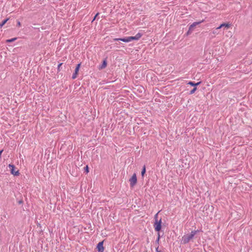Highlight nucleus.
I'll use <instances>...</instances> for the list:
<instances>
[{"mask_svg":"<svg viewBox=\"0 0 252 252\" xmlns=\"http://www.w3.org/2000/svg\"><path fill=\"white\" fill-rule=\"evenodd\" d=\"M194 237V233H192L191 232L190 233L185 234L181 238V243L182 244H186L189 243Z\"/></svg>","mask_w":252,"mask_h":252,"instance_id":"f257e3e1","label":"nucleus"},{"mask_svg":"<svg viewBox=\"0 0 252 252\" xmlns=\"http://www.w3.org/2000/svg\"><path fill=\"white\" fill-rule=\"evenodd\" d=\"M158 213H157L154 216V219L155 222L154 224V227L156 231L158 233L161 230V219H160L159 220H158Z\"/></svg>","mask_w":252,"mask_h":252,"instance_id":"f03ea898","label":"nucleus"},{"mask_svg":"<svg viewBox=\"0 0 252 252\" xmlns=\"http://www.w3.org/2000/svg\"><path fill=\"white\" fill-rule=\"evenodd\" d=\"M204 21V20H202V21H199V22H193L191 25H190L189 28V30H188V31L186 33V35H190L192 31H193V28L196 26L197 25L201 24V23H202Z\"/></svg>","mask_w":252,"mask_h":252,"instance_id":"7ed1b4c3","label":"nucleus"},{"mask_svg":"<svg viewBox=\"0 0 252 252\" xmlns=\"http://www.w3.org/2000/svg\"><path fill=\"white\" fill-rule=\"evenodd\" d=\"M137 181L136 174L134 173L129 180L130 186L131 187H133L136 185Z\"/></svg>","mask_w":252,"mask_h":252,"instance_id":"20e7f679","label":"nucleus"},{"mask_svg":"<svg viewBox=\"0 0 252 252\" xmlns=\"http://www.w3.org/2000/svg\"><path fill=\"white\" fill-rule=\"evenodd\" d=\"M9 168L10 173L11 174L14 175V176H18L19 175V170L15 171V166L13 164H9L8 165Z\"/></svg>","mask_w":252,"mask_h":252,"instance_id":"39448f33","label":"nucleus"},{"mask_svg":"<svg viewBox=\"0 0 252 252\" xmlns=\"http://www.w3.org/2000/svg\"><path fill=\"white\" fill-rule=\"evenodd\" d=\"M142 33L138 32L134 36H128L129 41V42H130L132 40H138L142 37Z\"/></svg>","mask_w":252,"mask_h":252,"instance_id":"423d86ee","label":"nucleus"},{"mask_svg":"<svg viewBox=\"0 0 252 252\" xmlns=\"http://www.w3.org/2000/svg\"><path fill=\"white\" fill-rule=\"evenodd\" d=\"M80 66H81V63L77 64V65L75 67V69L74 72L73 73V74H72V78L73 79H75L77 77V75L78 73V71L79 70Z\"/></svg>","mask_w":252,"mask_h":252,"instance_id":"0eeeda50","label":"nucleus"},{"mask_svg":"<svg viewBox=\"0 0 252 252\" xmlns=\"http://www.w3.org/2000/svg\"><path fill=\"white\" fill-rule=\"evenodd\" d=\"M96 249L98 252H103L104 251V247H103V242L101 241L99 242L96 246Z\"/></svg>","mask_w":252,"mask_h":252,"instance_id":"6e6552de","label":"nucleus"},{"mask_svg":"<svg viewBox=\"0 0 252 252\" xmlns=\"http://www.w3.org/2000/svg\"><path fill=\"white\" fill-rule=\"evenodd\" d=\"M107 64V59L105 58L103 60L102 64L101 65H99L98 68L99 70L103 69L106 67Z\"/></svg>","mask_w":252,"mask_h":252,"instance_id":"1a4fd4ad","label":"nucleus"},{"mask_svg":"<svg viewBox=\"0 0 252 252\" xmlns=\"http://www.w3.org/2000/svg\"><path fill=\"white\" fill-rule=\"evenodd\" d=\"M201 84V82H198L197 83H195L194 82L189 81L188 83V85H189L191 86H193L194 87H196V86H198Z\"/></svg>","mask_w":252,"mask_h":252,"instance_id":"9d476101","label":"nucleus"},{"mask_svg":"<svg viewBox=\"0 0 252 252\" xmlns=\"http://www.w3.org/2000/svg\"><path fill=\"white\" fill-rule=\"evenodd\" d=\"M230 24H227V23H223V24H221V25H220V26L218 27V29H220L223 27H225V28L228 29L230 27Z\"/></svg>","mask_w":252,"mask_h":252,"instance_id":"9b49d317","label":"nucleus"},{"mask_svg":"<svg viewBox=\"0 0 252 252\" xmlns=\"http://www.w3.org/2000/svg\"><path fill=\"white\" fill-rule=\"evenodd\" d=\"M9 20V18H6L4 20H3L0 23V28H1L7 22V21Z\"/></svg>","mask_w":252,"mask_h":252,"instance_id":"f8f14e48","label":"nucleus"},{"mask_svg":"<svg viewBox=\"0 0 252 252\" xmlns=\"http://www.w3.org/2000/svg\"><path fill=\"white\" fill-rule=\"evenodd\" d=\"M146 166L145 165H144L143 166V168H142V171H141V176L142 177H144L145 173H146Z\"/></svg>","mask_w":252,"mask_h":252,"instance_id":"ddd939ff","label":"nucleus"},{"mask_svg":"<svg viewBox=\"0 0 252 252\" xmlns=\"http://www.w3.org/2000/svg\"><path fill=\"white\" fill-rule=\"evenodd\" d=\"M121 41H123L124 42H129V37L128 36H127L124 38H121Z\"/></svg>","mask_w":252,"mask_h":252,"instance_id":"4468645a","label":"nucleus"},{"mask_svg":"<svg viewBox=\"0 0 252 252\" xmlns=\"http://www.w3.org/2000/svg\"><path fill=\"white\" fill-rule=\"evenodd\" d=\"M16 39H17L16 38H11V39H7V40H6V42L10 43V42H13L15 40H16Z\"/></svg>","mask_w":252,"mask_h":252,"instance_id":"2eb2a0df","label":"nucleus"},{"mask_svg":"<svg viewBox=\"0 0 252 252\" xmlns=\"http://www.w3.org/2000/svg\"><path fill=\"white\" fill-rule=\"evenodd\" d=\"M159 239H160V235H159V233L158 232V238L157 239V240H156V243L157 244L158 246V244H159Z\"/></svg>","mask_w":252,"mask_h":252,"instance_id":"dca6fc26","label":"nucleus"},{"mask_svg":"<svg viewBox=\"0 0 252 252\" xmlns=\"http://www.w3.org/2000/svg\"><path fill=\"white\" fill-rule=\"evenodd\" d=\"M196 90H197L196 87H194V88H193V89H192V90L190 91V92H189V94H194V93H195V92L196 91Z\"/></svg>","mask_w":252,"mask_h":252,"instance_id":"f3484780","label":"nucleus"},{"mask_svg":"<svg viewBox=\"0 0 252 252\" xmlns=\"http://www.w3.org/2000/svg\"><path fill=\"white\" fill-rule=\"evenodd\" d=\"M199 232H202V230L201 229H197L196 230H193V231H191V232L192 233H194V235L195 236L197 233Z\"/></svg>","mask_w":252,"mask_h":252,"instance_id":"a211bd4d","label":"nucleus"},{"mask_svg":"<svg viewBox=\"0 0 252 252\" xmlns=\"http://www.w3.org/2000/svg\"><path fill=\"white\" fill-rule=\"evenodd\" d=\"M84 171H85L86 173H89V168L88 165H86V166L84 167Z\"/></svg>","mask_w":252,"mask_h":252,"instance_id":"6ab92c4d","label":"nucleus"},{"mask_svg":"<svg viewBox=\"0 0 252 252\" xmlns=\"http://www.w3.org/2000/svg\"><path fill=\"white\" fill-rule=\"evenodd\" d=\"M220 29H218V28H217L216 29H215L213 31V33L214 34H218V30H219Z\"/></svg>","mask_w":252,"mask_h":252,"instance_id":"aec40b11","label":"nucleus"},{"mask_svg":"<svg viewBox=\"0 0 252 252\" xmlns=\"http://www.w3.org/2000/svg\"><path fill=\"white\" fill-rule=\"evenodd\" d=\"M62 64H63V63H60L58 64V68H57L58 72L61 71V66L62 65Z\"/></svg>","mask_w":252,"mask_h":252,"instance_id":"412c9836","label":"nucleus"},{"mask_svg":"<svg viewBox=\"0 0 252 252\" xmlns=\"http://www.w3.org/2000/svg\"><path fill=\"white\" fill-rule=\"evenodd\" d=\"M99 13L98 12V13H97L95 14V15L94 16V18H93V20H92V22H94V21L96 19V18H97V17L98 16V15H99Z\"/></svg>","mask_w":252,"mask_h":252,"instance_id":"4be33fe9","label":"nucleus"},{"mask_svg":"<svg viewBox=\"0 0 252 252\" xmlns=\"http://www.w3.org/2000/svg\"><path fill=\"white\" fill-rule=\"evenodd\" d=\"M156 252H161L160 251L158 250V246L156 248Z\"/></svg>","mask_w":252,"mask_h":252,"instance_id":"5701e85b","label":"nucleus"},{"mask_svg":"<svg viewBox=\"0 0 252 252\" xmlns=\"http://www.w3.org/2000/svg\"><path fill=\"white\" fill-rule=\"evenodd\" d=\"M114 41H121V38H114Z\"/></svg>","mask_w":252,"mask_h":252,"instance_id":"b1692460","label":"nucleus"},{"mask_svg":"<svg viewBox=\"0 0 252 252\" xmlns=\"http://www.w3.org/2000/svg\"><path fill=\"white\" fill-rule=\"evenodd\" d=\"M17 26H18V27H20L21 26V23L20 22V21H18L17 22Z\"/></svg>","mask_w":252,"mask_h":252,"instance_id":"393cba45","label":"nucleus"},{"mask_svg":"<svg viewBox=\"0 0 252 252\" xmlns=\"http://www.w3.org/2000/svg\"><path fill=\"white\" fill-rule=\"evenodd\" d=\"M23 203V201L22 200H19V201H18V203H19V204H22Z\"/></svg>","mask_w":252,"mask_h":252,"instance_id":"a878e982","label":"nucleus"},{"mask_svg":"<svg viewBox=\"0 0 252 252\" xmlns=\"http://www.w3.org/2000/svg\"><path fill=\"white\" fill-rule=\"evenodd\" d=\"M3 150H1L0 151V158H1V154L3 152Z\"/></svg>","mask_w":252,"mask_h":252,"instance_id":"bb28decb","label":"nucleus"}]
</instances>
